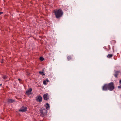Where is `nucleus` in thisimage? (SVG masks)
I'll return each instance as SVG.
<instances>
[{
	"instance_id": "f257e3e1",
	"label": "nucleus",
	"mask_w": 121,
	"mask_h": 121,
	"mask_svg": "<svg viewBox=\"0 0 121 121\" xmlns=\"http://www.w3.org/2000/svg\"><path fill=\"white\" fill-rule=\"evenodd\" d=\"M114 88V85L113 82L105 84L102 88V90L104 91H106L108 90L110 91H112Z\"/></svg>"
},
{
	"instance_id": "f03ea898",
	"label": "nucleus",
	"mask_w": 121,
	"mask_h": 121,
	"mask_svg": "<svg viewBox=\"0 0 121 121\" xmlns=\"http://www.w3.org/2000/svg\"><path fill=\"white\" fill-rule=\"evenodd\" d=\"M53 12L54 13L56 17L58 19L59 18L63 15V11L60 9L56 10H54Z\"/></svg>"
},
{
	"instance_id": "7ed1b4c3",
	"label": "nucleus",
	"mask_w": 121,
	"mask_h": 121,
	"mask_svg": "<svg viewBox=\"0 0 121 121\" xmlns=\"http://www.w3.org/2000/svg\"><path fill=\"white\" fill-rule=\"evenodd\" d=\"M27 110V108L26 107L23 106L19 110L20 112H25Z\"/></svg>"
},
{
	"instance_id": "20e7f679",
	"label": "nucleus",
	"mask_w": 121,
	"mask_h": 121,
	"mask_svg": "<svg viewBox=\"0 0 121 121\" xmlns=\"http://www.w3.org/2000/svg\"><path fill=\"white\" fill-rule=\"evenodd\" d=\"M121 72L120 71H114V75L116 78L118 77V76L119 74H120Z\"/></svg>"
},
{
	"instance_id": "39448f33",
	"label": "nucleus",
	"mask_w": 121,
	"mask_h": 121,
	"mask_svg": "<svg viewBox=\"0 0 121 121\" xmlns=\"http://www.w3.org/2000/svg\"><path fill=\"white\" fill-rule=\"evenodd\" d=\"M40 112L43 115H45L47 113V110L45 109H41L40 110Z\"/></svg>"
},
{
	"instance_id": "423d86ee",
	"label": "nucleus",
	"mask_w": 121,
	"mask_h": 121,
	"mask_svg": "<svg viewBox=\"0 0 121 121\" xmlns=\"http://www.w3.org/2000/svg\"><path fill=\"white\" fill-rule=\"evenodd\" d=\"M36 100L37 101L41 102L42 100V98L40 96H38L36 97Z\"/></svg>"
},
{
	"instance_id": "0eeeda50",
	"label": "nucleus",
	"mask_w": 121,
	"mask_h": 121,
	"mask_svg": "<svg viewBox=\"0 0 121 121\" xmlns=\"http://www.w3.org/2000/svg\"><path fill=\"white\" fill-rule=\"evenodd\" d=\"M43 97L44 99L46 100H48L49 99V97L47 93H46L44 95Z\"/></svg>"
},
{
	"instance_id": "6e6552de",
	"label": "nucleus",
	"mask_w": 121,
	"mask_h": 121,
	"mask_svg": "<svg viewBox=\"0 0 121 121\" xmlns=\"http://www.w3.org/2000/svg\"><path fill=\"white\" fill-rule=\"evenodd\" d=\"M32 91V89L30 88L28 90L26 91V94L28 95H30L31 94V92Z\"/></svg>"
},
{
	"instance_id": "1a4fd4ad",
	"label": "nucleus",
	"mask_w": 121,
	"mask_h": 121,
	"mask_svg": "<svg viewBox=\"0 0 121 121\" xmlns=\"http://www.w3.org/2000/svg\"><path fill=\"white\" fill-rule=\"evenodd\" d=\"M15 101V100H13L11 99H9L7 101L8 103H12Z\"/></svg>"
},
{
	"instance_id": "9d476101",
	"label": "nucleus",
	"mask_w": 121,
	"mask_h": 121,
	"mask_svg": "<svg viewBox=\"0 0 121 121\" xmlns=\"http://www.w3.org/2000/svg\"><path fill=\"white\" fill-rule=\"evenodd\" d=\"M114 55L113 54H108V55L107 56L108 58H110L112 57Z\"/></svg>"
},
{
	"instance_id": "9b49d317",
	"label": "nucleus",
	"mask_w": 121,
	"mask_h": 121,
	"mask_svg": "<svg viewBox=\"0 0 121 121\" xmlns=\"http://www.w3.org/2000/svg\"><path fill=\"white\" fill-rule=\"evenodd\" d=\"M46 109L47 110H48L50 108V106L49 104L48 103H47L46 104Z\"/></svg>"
},
{
	"instance_id": "f8f14e48",
	"label": "nucleus",
	"mask_w": 121,
	"mask_h": 121,
	"mask_svg": "<svg viewBox=\"0 0 121 121\" xmlns=\"http://www.w3.org/2000/svg\"><path fill=\"white\" fill-rule=\"evenodd\" d=\"M49 82L48 80L47 79L46 80H45L43 81V83L44 85H46L47 83H48Z\"/></svg>"
},
{
	"instance_id": "ddd939ff",
	"label": "nucleus",
	"mask_w": 121,
	"mask_h": 121,
	"mask_svg": "<svg viewBox=\"0 0 121 121\" xmlns=\"http://www.w3.org/2000/svg\"><path fill=\"white\" fill-rule=\"evenodd\" d=\"M39 74H41L42 75H45V74L43 72L40 71L39 72Z\"/></svg>"
},
{
	"instance_id": "4468645a",
	"label": "nucleus",
	"mask_w": 121,
	"mask_h": 121,
	"mask_svg": "<svg viewBox=\"0 0 121 121\" xmlns=\"http://www.w3.org/2000/svg\"><path fill=\"white\" fill-rule=\"evenodd\" d=\"M67 58L68 60H70L71 59V57L70 56H68V57H67Z\"/></svg>"
},
{
	"instance_id": "2eb2a0df",
	"label": "nucleus",
	"mask_w": 121,
	"mask_h": 121,
	"mask_svg": "<svg viewBox=\"0 0 121 121\" xmlns=\"http://www.w3.org/2000/svg\"><path fill=\"white\" fill-rule=\"evenodd\" d=\"M44 58L42 57H41L40 58V60L42 61H43L44 60Z\"/></svg>"
},
{
	"instance_id": "dca6fc26",
	"label": "nucleus",
	"mask_w": 121,
	"mask_h": 121,
	"mask_svg": "<svg viewBox=\"0 0 121 121\" xmlns=\"http://www.w3.org/2000/svg\"><path fill=\"white\" fill-rule=\"evenodd\" d=\"M4 79H7V77L6 76H4L2 77Z\"/></svg>"
},
{
	"instance_id": "f3484780",
	"label": "nucleus",
	"mask_w": 121,
	"mask_h": 121,
	"mask_svg": "<svg viewBox=\"0 0 121 121\" xmlns=\"http://www.w3.org/2000/svg\"><path fill=\"white\" fill-rule=\"evenodd\" d=\"M118 88H121V85H120V86H119L118 87Z\"/></svg>"
},
{
	"instance_id": "a211bd4d",
	"label": "nucleus",
	"mask_w": 121,
	"mask_h": 121,
	"mask_svg": "<svg viewBox=\"0 0 121 121\" xmlns=\"http://www.w3.org/2000/svg\"><path fill=\"white\" fill-rule=\"evenodd\" d=\"M3 13V12H0V15L1 14H2Z\"/></svg>"
},
{
	"instance_id": "6ab92c4d",
	"label": "nucleus",
	"mask_w": 121,
	"mask_h": 121,
	"mask_svg": "<svg viewBox=\"0 0 121 121\" xmlns=\"http://www.w3.org/2000/svg\"><path fill=\"white\" fill-rule=\"evenodd\" d=\"M119 82L120 83H121V79L119 81Z\"/></svg>"
},
{
	"instance_id": "aec40b11",
	"label": "nucleus",
	"mask_w": 121,
	"mask_h": 121,
	"mask_svg": "<svg viewBox=\"0 0 121 121\" xmlns=\"http://www.w3.org/2000/svg\"><path fill=\"white\" fill-rule=\"evenodd\" d=\"M108 47L109 48H110V46L109 45H108Z\"/></svg>"
},
{
	"instance_id": "412c9836",
	"label": "nucleus",
	"mask_w": 121,
	"mask_h": 121,
	"mask_svg": "<svg viewBox=\"0 0 121 121\" xmlns=\"http://www.w3.org/2000/svg\"><path fill=\"white\" fill-rule=\"evenodd\" d=\"M18 80L19 81H20L21 80L20 79H18Z\"/></svg>"
},
{
	"instance_id": "4be33fe9",
	"label": "nucleus",
	"mask_w": 121,
	"mask_h": 121,
	"mask_svg": "<svg viewBox=\"0 0 121 121\" xmlns=\"http://www.w3.org/2000/svg\"><path fill=\"white\" fill-rule=\"evenodd\" d=\"M2 85V84H0V86L1 85Z\"/></svg>"
}]
</instances>
